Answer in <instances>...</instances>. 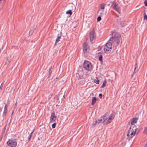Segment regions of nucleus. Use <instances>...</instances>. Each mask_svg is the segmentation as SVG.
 Listing matches in <instances>:
<instances>
[{
  "mask_svg": "<svg viewBox=\"0 0 147 147\" xmlns=\"http://www.w3.org/2000/svg\"><path fill=\"white\" fill-rule=\"evenodd\" d=\"M109 41H114L118 45H121L122 42L120 35L116 32H114L112 33L111 38H110Z\"/></svg>",
  "mask_w": 147,
  "mask_h": 147,
  "instance_id": "f257e3e1",
  "label": "nucleus"
},
{
  "mask_svg": "<svg viewBox=\"0 0 147 147\" xmlns=\"http://www.w3.org/2000/svg\"><path fill=\"white\" fill-rule=\"evenodd\" d=\"M137 129V127L135 125H131L128 131L127 134L128 137L132 138L135 135Z\"/></svg>",
  "mask_w": 147,
  "mask_h": 147,
  "instance_id": "f03ea898",
  "label": "nucleus"
},
{
  "mask_svg": "<svg viewBox=\"0 0 147 147\" xmlns=\"http://www.w3.org/2000/svg\"><path fill=\"white\" fill-rule=\"evenodd\" d=\"M90 41L92 44L94 42L96 39L95 32L94 30H92L89 33Z\"/></svg>",
  "mask_w": 147,
  "mask_h": 147,
  "instance_id": "7ed1b4c3",
  "label": "nucleus"
},
{
  "mask_svg": "<svg viewBox=\"0 0 147 147\" xmlns=\"http://www.w3.org/2000/svg\"><path fill=\"white\" fill-rule=\"evenodd\" d=\"M83 66L85 69L88 71H90L92 69V64L90 62L88 61H84Z\"/></svg>",
  "mask_w": 147,
  "mask_h": 147,
  "instance_id": "20e7f679",
  "label": "nucleus"
},
{
  "mask_svg": "<svg viewBox=\"0 0 147 147\" xmlns=\"http://www.w3.org/2000/svg\"><path fill=\"white\" fill-rule=\"evenodd\" d=\"M112 44L111 42H108L105 44L104 48V50L105 52L107 53L109 51H111L112 49Z\"/></svg>",
  "mask_w": 147,
  "mask_h": 147,
  "instance_id": "39448f33",
  "label": "nucleus"
},
{
  "mask_svg": "<svg viewBox=\"0 0 147 147\" xmlns=\"http://www.w3.org/2000/svg\"><path fill=\"white\" fill-rule=\"evenodd\" d=\"M7 143L9 146L11 147H15L17 145V142L13 140H9Z\"/></svg>",
  "mask_w": 147,
  "mask_h": 147,
  "instance_id": "423d86ee",
  "label": "nucleus"
},
{
  "mask_svg": "<svg viewBox=\"0 0 147 147\" xmlns=\"http://www.w3.org/2000/svg\"><path fill=\"white\" fill-rule=\"evenodd\" d=\"M83 52L84 53H87L88 52L89 49V46L88 44L86 43H84L83 45Z\"/></svg>",
  "mask_w": 147,
  "mask_h": 147,
  "instance_id": "0eeeda50",
  "label": "nucleus"
},
{
  "mask_svg": "<svg viewBox=\"0 0 147 147\" xmlns=\"http://www.w3.org/2000/svg\"><path fill=\"white\" fill-rule=\"evenodd\" d=\"M115 114L114 113H113L111 114L109 118L108 119L107 121L106 122V125L109 124L111 122V120L114 119L115 116Z\"/></svg>",
  "mask_w": 147,
  "mask_h": 147,
  "instance_id": "6e6552de",
  "label": "nucleus"
},
{
  "mask_svg": "<svg viewBox=\"0 0 147 147\" xmlns=\"http://www.w3.org/2000/svg\"><path fill=\"white\" fill-rule=\"evenodd\" d=\"M114 9H115L119 13L121 12L120 9L118 6V5L116 3H115L113 7Z\"/></svg>",
  "mask_w": 147,
  "mask_h": 147,
  "instance_id": "1a4fd4ad",
  "label": "nucleus"
},
{
  "mask_svg": "<svg viewBox=\"0 0 147 147\" xmlns=\"http://www.w3.org/2000/svg\"><path fill=\"white\" fill-rule=\"evenodd\" d=\"M57 119V117L55 115V113L54 112L51 113L50 117V121H53V122L56 121Z\"/></svg>",
  "mask_w": 147,
  "mask_h": 147,
  "instance_id": "9d476101",
  "label": "nucleus"
},
{
  "mask_svg": "<svg viewBox=\"0 0 147 147\" xmlns=\"http://www.w3.org/2000/svg\"><path fill=\"white\" fill-rule=\"evenodd\" d=\"M139 68L138 67V64L136 63L135 65V67L134 69V73H137L138 70H139Z\"/></svg>",
  "mask_w": 147,
  "mask_h": 147,
  "instance_id": "9b49d317",
  "label": "nucleus"
},
{
  "mask_svg": "<svg viewBox=\"0 0 147 147\" xmlns=\"http://www.w3.org/2000/svg\"><path fill=\"white\" fill-rule=\"evenodd\" d=\"M138 119V118L136 117V118H133L131 120V124L133 125V124H134L135 123H136Z\"/></svg>",
  "mask_w": 147,
  "mask_h": 147,
  "instance_id": "f8f14e48",
  "label": "nucleus"
},
{
  "mask_svg": "<svg viewBox=\"0 0 147 147\" xmlns=\"http://www.w3.org/2000/svg\"><path fill=\"white\" fill-rule=\"evenodd\" d=\"M97 100V99L96 97H93L92 98V103L91 104L92 105H93L95 103L96 101Z\"/></svg>",
  "mask_w": 147,
  "mask_h": 147,
  "instance_id": "ddd939ff",
  "label": "nucleus"
},
{
  "mask_svg": "<svg viewBox=\"0 0 147 147\" xmlns=\"http://www.w3.org/2000/svg\"><path fill=\"white\" fill-rule=\"evenodd\" d=\"M98 123H99V122L100 123H103L104 124H106V121H104V118H103V117H101L99 119H98Z\"/></svg>",
  "mask_w": 147,
  "mask_h": 147,
  "instance_id": "4468645a",
  "label": "nucleus"
},
{
  "mask_svg": "<svg viewBox=\"0 0 147 147\" xmlns=\"http://www.w3.org/2000/svg\"><path fill=\"white\" fill-rule=\"evenodd\" d=\"M56 70V69L52 68L51 67L49 69V74H51L52 72H54V71Z\"/></svg>",
  "mask_w": 147,
  "mask_h": 147,
  "instance_id": "2eb2a0df",
  "label": "nucleus"
},
{
  "mask_svg": "<svg viewBox=\"0 0 147 147\" xmlns=\"http://www.w3.org/2000/svg\"><path fill=\"white\" fill-rule=\"evenodd\" d=\"M98 60L102 63L103 61L102 56V55H100V53H98Z\"/></svg>",
  "mask_w": 147,
  "mask_h": 147,
  "instance_id": "dca6fc26",
  "label": "nucleus"
},
{
  "mask_svg": "<svg viewBox=\"0 0 147 147\" xmlns=\"http://www.w3.org/2000/svg\"><path fill=\"white\" fill-rule=\"evenodd\" d=\"M76 76L77 77L79 76V78H78V80H79V78L82 79L84 78V76H83V74H76Z\"/></svg>",
  "mask_w": 147,
  "mask_h": 147,
  "instance_id": "f3484780",
  "label": "nucleus"
},
{
  "mask_svg": "<svg viewBox=\"0 0 147 147\" xmlns=\"http://www.w3.org/2000/svg\"><path fill=\"white\" fill-rule=\"evenodd\" d=\"M61 36H59L57 38L55 43V45H56L57 43L59 42L60 41V39L61 38Z\"/></svg>",
  "mask_w": 147,
  "mask_h": 147,
  "instance_id": "a211bd4d",
  "label": "nucleus"
},
{
  "mask_svg": "<svg viewBox=\"0 0 147 147\" xmlns=\"http://www.w3.org/2000/svg\"><path fill=\"white\" fill-rule=\"evenodd\" d=\"M107 82L106 80H104L102 84V86L101 87V88H103L104 87H105L106 85Z\"/></svg>",
  "mask_w": 147,
  "mask_h": 147,
  "instance_id": "6ab92c4d",
  "label": "nucleus"
},
{
  "mask_svg": "<svg viewBox=\"0 0 147 147\" xmlns=\"http://www.w3.org/2000/svg\"><path fill=\"white\" fill-rule=\"evenodd\" d=\"M66 14H69L70 15H71L72 14V12L71 11V10L70 9L66 11Z\"/></svg>",
  "mask_w": 147,
  "mask_h": 147,
  "instance_id": "aec40b11",
  "label": "nucleus"
},
{
  "mask_svg": "<svg viewBox=\"0 0 147 147\" xmlns=\"http://www.w3.org/2000/svg\"><path fill=\"white\" fill-rule=\"evenodd\" d=\"M7 110H4L3 112V117H5Z\"/></svg>",
  "mask_w": 147,
  "mask_h": 147,
  "instance_id": "412c9836",
  "label": "nucleus"
},
{
  "mask_svg": "<svg viewBox=\"0 0 147 147\" xmlns=\"http://www.w3.org/2000/svg\"><path fill=\"white\" fill-rule=\"evenodd\" d=\"M105 4L104 3H103L101 4L100 5V8L101 9H105Z\"/></svg>",
  "mask_w": 147,
  "mask_h": 147,
  "instance_id": "4be33fe9",
  "label": "nucleus"
},
{
  "mask_svg": "<svg viewBox=\"0 0 147 147\" xmlns=\"http://www.w3.org/2000/svg\"><path fill=\"white\" fill-rule=\"evenodd\" d=\"M144 20L147 21V15L146 14V13H144Z\"/></svg>",
  "mask_w": 147,
  "mask_h": 147,
  "instance_id": "5701e85b",
  "label": "nucleus"
},
{
  "mask_svg": "<svg viewBox=\"0 0 147 147\" xmlns=\"http://www.w3.org/2000/svg\"><path fill=\"white\" fill-rule=\"evenodd\" d=\"M34 29H32L30 30L29 31V35H31L33 33V32L34 31Z\"/></svg>",
  "mask_w": 147,
  "mask_h": 147,
  "instance_id": "b1692460",
  "label": "nucleus"
},
{
  "mask_svg": "<svg viewBox=\"0 0 147 147\" xmlns=\"http://www.w3.org/2000/svg\"><path fill=\"white\" fill-rule=\"evenodd\" d=\"M102 117H103V118H104V121H106L108 119L107 116L105 115Z\"/></svg>",
  "mask_w": 147,
  "mask_h": 147,
  "instance_id": "393cba45",
  "label": "nucleus"
},
{
  "mask_svg": "<svg viewBox=\"0 0 147 147\" xmlns=\"http://www.w3.org/2000/svg\"><path fill=\"white\" fill-rule=\"evenodd\" d=\"M125 21H121L120 22V24L121 26L123 27L124 26Z\"/></svg>",
  "mask_w": 147,
  "mask_h": 147,
  "instance_id": "a878e982",
  "label": "nucleus"
},
{
  "mask_svg": "<svg viewBox=\"0 0 147 147\" xmlns=\"http://www.w3.org/2000/svg\"><path fill=\"white\" fill-rule=\"evenodd\" d=\"M97 123V121L96 120L95 121H94L92 123V127H94Z\"/></svg>",
  "mask_w": 147,
  "mask_h": 147,
  "instance_id": "bb28decb",
  "label": "nucleus"
},
{
  "mask_svg": "<svg viewBox=\"0 0 147 147\" xmlns=\"http://www.w3.org/2000/svg\"><path fill=\"white\" fill-rule=\"evenodd\" d=\"M94 82L97 84H98L99 83V81L98 79L95 80L94 81Z\"/></svg>",
  "mask_w": 147,
  "mask_h": 147,
  "instance_id": "cd10ccee",
  "label": "nucleus"
},
{
  "mask_svg": "<svg viewBox=\"0 0 147 147\" xmlns=\"http://www.w3.org/2000/svg\"><path fill=\"white\" fill-rule=\"evenodd\" d=\"M101 20V17L100 16H99L97 18V21L98 22H100Z\"/></svg>",
  "mask_w": 147,
  "mask_h": 147,
  "instance_id": "c85d7f7f",
  "label": "nucleus"
},
{
  "mask_svg": "<svg viewBox=\"0 0 147 147\" xmlns=\"http://www.w3.org/2000/svg\"><path fill=\"white\" fill-rule=\"evenodd\" d=\"M4 82H5V81H3L2 82V84H1V85L0 87V89H1V90L2 89V88L3 86V85L4 84Z\"/></svg>",
  "mask_w": 147,
  "mask_h": 147,
  "instance_id": "c756f323",
  "label": "nucleus"
},
{
  "mask_svg": "<svg viewBox=\"0 0 147 147\" xmlns=\"http://www.w3.org/2000/svg\"><path fill=\"white\" fill-rule=\"evenodd\" d=\"M56 124V123H54L53 124H52V127L53 128H54L55 127Z\"/></svg>",
  "mask_w": 147,
  "mask_h": 147,
  "instance_id": "7c9ffc66",
  "label": "nucleus"
},
{
  "mask_svg": "<svg viewBox=\"0 0 147 147\" xmlns=\"http://www.w3.org/2000/svg\"><path fill=\"white\" fill-rule=\"evenodd\" d=\"M8 108V105L7 104H6L5 106L4 110H7V109Z\"/></svg>",
  "mask_w": 147,
  "mask_h": 147,
  "instance_id": "2f4dec72",
  "label": "nucleus"
},
{
  "mask_svg": "<svg viewBox=\"0 0 147 147\" xmlns=\"http://www.w3.org/2000/svg\"><path fill=\"white\" fill-rule=\"evenodd\" d=\"M114 2L111 1L110 2V5L111 6H112L114 4Z\"/></svg>",
  "mask_w": 147,
  "mask_h": 147,
  "instance_id": "473e14b6",
  "label": "nucleus"
},
{
  "mask_svg": "<svg viewBox=\"0 0 147 147\" xmlns=\"http://www.w3.org/2000/svg\"><path fill=\"white\" fill-rule=\"evenodd\" d=\"M102 94L101 93H100L99 95V98H102Z\"/></svg>",
  "mask_w": 147,
  "mask_h": 147,
  "instance_id": "72a5a7b5",
  "label": "nucleus"
},
{
  "mask_svg": "<svg viewBox=\"0 0 147 147\" xmlns=\"http://www.w3.org/2000/svg\"><path fill=\"white\" fill-rule=\"evenodd\" d=\"M32 137L31 136H29L28 138V142L31 139Z\"/></svg>",
  "mask_w": 147,
  "mask_h": 147,
  "instance_id": "f704fd0d",
  "label": "nucleus"
},
{
  "mask_svg": "<svg viewBox=\"0 0 147 147\" xmlns=\"http://www.w3.org/2000/svg\"><path fill=\"white\" fill-rule=\"evenodd\" d=\"M113 76H112V78L115 79L116 77V74H113Z\"/></svg>",
  "mask_w": 147,
  "mask_h": 147,
  "instance_id": "c9c22d12",
  "label": "nucleus"
},
{
  "mask_svg": "<svg viewBox=\"0 0 147 147\" xmlns=\"http://www.w3.org/2000/svg\"><path fill=\"white\" fill-rule=\"evenodd\" d=\"M144 3L145 4V5L146 6H147V1H145L144 2Z\"/></svg>",
  "mask_w": 147,
  "mask_h": 147,
  "instance_id": "e433bc0d",
  "label": "nucleus"
},
{
  "mask_svg": "<svg viewBox=\"0 0 147 147\" xmlns=\"http://www.w3.org/2000/svg\"><path fill=\"white\" fill-rule=\"evenodd\" d=\"M34 131V130H33L30 133V135H29L30 136H32V135L33 133V132Z\"/></svg>",
  "mask_w": 147,
  "mask_h": 147,
  "instance_id": "4c0bfd02",
  "label": "nucleus"
},
{
  "mask_svg": "<svg viewBox=\"0 0 147 147\" xmlns=\"http://www.w3.org/2000/svg\"><path fill=\"white\" fill-rule=\"evenodd\" d=\"M7 124H6L5 125V127H4V129L5 130L6 129V127H7Z\"/></svg>",
  "mask_w": 147,
  "mask_h": 147,
  "instance_id": "58836bf2",
  "label": "nucleus"
},
{
  "mask_svg": "<svg viewBox=\"0 0 147 147\" xmlns=\"http://www.w3.org/2000/svg\"><path fill=\"white\" fill-rule=\"evenodd\" d=\"M144 147H147V142L145 144Z\"/></svg>",
  "mask_w": 147,
  "mask_h": 147,
  "instance_id": "ea45409f",
  "label": "nucleus"
},
{
  "mask_svg": "<svg viewBox=\"0 0 147 147\" xmlns=\"http://www.w3.org/2000/svg\"><path fill=\"white\" fill-rule=\"evenodd\" d=\"M108 6H110V5H110V3H109V4H108Z\"/></svg>",
  "mask_w": 147,
  "mask_h": 147,
  "instance_id": "a19ab883",
  "label": "nucleus"
},
{
  "mask_svg": "<svg viewBox=\"0 0 147 147\" xmlns=\"http://www.w3.org/2000/svg\"><path fill=\"white\" fill-rule=\"evenodd\" d=\"M96 78L97 79H98V78H97L96 77Z\"/></svg>",
  "mask_w": 147,
  "mask_h": 147,
  "instance_id": "79ce46f5",
  "label": "nucleus"
},
{
  "mask_svg": "<svg viewBox=\"0 0 147 147\" xmlns=\"http://www.w3.org/2000/svg\"><path fill=\"white\" fill-rule=\"evenodd\" d=\"M63 97L65 98V95H64L63 96Z\"/></svg>",
  "mask_w": 147,
  "mask_h": 147,
  "instance_id": "37998d69",
  "label": "nucleus"
},
{
  "mask_svg": "<svg viewBox=\"0 0 147 147\" xmlns=\"http://www.w3.org/2000/svg\"><path fill=\"white\" fill-rule=\"evenodd\" d=\"M133 75H134V74H133L132 75H131L132 76H133Z\"/></svg>",
  "mask_w": 147,
  "mask_h": 147,
  "instance_id": "c03bdc74",
  "label": "nucleus"
},
{
  "mask_svg": "<svg viewBox=\"0 0 147 147\" xmlns=\"http://www.w3.org/2000/svg\"><path fill=\"white\" fill-rule=\"evenodd\" d=\"M17 103V102H16V104H15V105H16V104Z\"/></svg>",
  "mask_w": 147,
  "mask_h": 147,
  "instance_id": "a18cd8bd",
  "label": "nucleus"
},
{
  "mask_svg": "<svg viewBox=\"0 0 147 147\" xmlns=\"http://www.w3.org/2000/svg\"><path fill=\"white\" fill-rule=\"evenodd\" d=\"M109 76H110V75H109Z\"/></svg>",
  "mask_w": 147,
  "mask_h": 147,
  "instance_id": "49530a36",
  "label": "nucleus"
}]
</instances>
